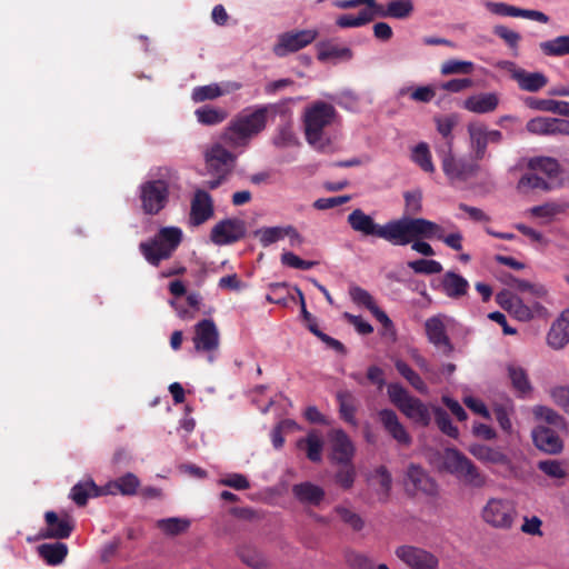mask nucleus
Listing matches in <instances>:
<instances>
[{
  "mask_svg": "<svg viewBox=\"0 0 569 569\" xmlns=\"http://www.w3.org/2000/svg\"><path fill=\"white\" fill-rule=\"evenodd\" d=\"M498 67L508 72L523 91L537 92L548 83V79L542 72H528L513 61H500Z\"/></svg>",
  "mask_w": 569,
  "mask_h": 569,
  "instance_id": "obj_16",
  "label": "nucleus"
},
{
  "mask_svg": "<svg viewBox=\"0 0 569 569\" xmlns=\"http://www.w3.org/2000/svg\"><path fill=\"white\" fill-rule=\"evenodd\" d=\"M541 51L548 57H562L569 54V34L558 36L539 44Z\"/></svg>",
  "mask_w": 569,
  "mask_h": 569,
  "instance_id": "obj_44",
  "label": "nucleus"
},
{
  "mask_svg": "<svg viewBox=\"0 0 569 569\" xmlns=\"http://www.w3.org/2000/svg\"><path fill=\"white\" fill-rule=\"evenodd\" d=\"M287 226H274V227H264L260 228L256 231V236L259 239V242L263 247H268L277 241H280L286 238Z\"/></svg>",
  "mask_w": 569,
  "mask_h": 569,
  "instance_id": "obj_52",
  "label": "nucleus"
},
{
  "mask_svg": "<svg viewBox=\"0 0 569 569\" xmlns=\"http://www.w3.org/2000/svg\"><path fill=\"white\" fill-rule=\"evenodd\" d=\"M343 467L336 473V482L343 489H350L356 479V470L351 462L341 463Z\"/></svg>",
  "mask_w": 569,
  "mask_h": 569,
  "instance_id": "obj_63",
  "label": "nucleus"
},
{
  "mask_svg": "<svg viewBox=\"0 0 569 569\" xmlns=\"http://www.w3.org/2000/svg\"><path fill=\"white\" fill-rule=\"evenodd\" d=\"M485 7L495 16L518 18L519 8L506 2L486 1Z\"/></svg>",
  "mask_w": 569,
  "mask_h": 569,
  "instance_id": "obj_62",
  "label": "nucleus"
},
{
  "mask_svg": "<svg viewBox=\"0 0 569 569\" xmlns=\"http://www.w3.org/2000/svg\"><path fill=\"white\" fill-rule=\"evenodd\" d=\"M331 460L336 463H349L355 455V447L347 433L341 429H333L329 436Z\"/></svg>",
  "mask_w": 569,
  "mask_h": 569,
  "instance_id": "obj_21",
  "label": "nucleus"
},
{
  "mask_svg": "<svg viewBox=\"0 0 569 569\" xmlns=\"http://www.w3.org/2000/svg\"><path fill=\"white\" fill-rule=\"evenodd\" d=\"M433 413L439 429L451 438H458L459 431L457 427L452 425L448 413L440 407H435Z\"/></svg>",
  "mask_w": 569,
  "mask_h": 569,
  "instance_id": "obj_59",
  "label": "nucleus"
},
{
  "mask_svg": "<svg viewBox=\"0 0 569 569\" xmlns=\"http://www.w3.org/2000/svg\"><path fill=\"white\" fill-rule=\"evenodd\" d=\"M140 485L139 479L133 473H127L116 481H112L107 485L106 493L114 495L116 492H120L124 496H132L137 492V489Z\"/></svg>",
  "mask_w": 569,
  "mask_h": 569,
  "instance_id": "obj_39",
  "label": "nucleus"
},
{
  "mask_svg": "<svg viewBox=\"0 0 569 569\" xmlns=\"http://www.w3.org/2000/svg\"><path fill=\"white\" fill-rule=\"evenodd\" d=\"M338 120L336 108L323 101H315L303 111V128L307 142L320 152L333 150L332 140L326 132Z\"/></svg>",
  "mask_w": 569,
  "mask_h": 569,
  "instance_id": "obj_3",
  "label": "nucleus"
},
{
  "mask_svg": "<svg viewBox=\"0 0 569 569\" xmlns=\"http://www.w3.org/2000/svg\"><path fill=\"white\" fill-rule=\"evenodd\" d=\"M379 18H392L403 20L409 18L415 9L412 0H389L382 3V7H377Z\"/></svg>",
  "mask_w": 569,
  "mask_h": 569,
  "instance_id": "obj_29",
  "label": "nucleus"
},
{
  "mask_svg": "<svg viewBox=\"0 0 569 569\" xmlns=\"http://www.w3.org/2000/svg\"><path fill=\"white\" fill-rule=\"evenodd\" d=\"M551 401L569 416V386L557 385L548 391Z\"/></svg>",
  "mask_w": 569,
  "mask_h": 569,
  "instance_id": "obj_58",
  "label": "nucleus"
},
{
  "mask_svg": "<svg viewBox=\"0 0 569 569\" xmlns=\"http://www.w3.org/2000/svg\"><path fill=\"white\" fill-rule=\"evenodd\" d=\"M379 419L386 431L400 445L408 446L411 442V437L407 432L403 425L399 421L395 411L389 409L380 410Z\"/></svg>",
  "mask_w": 569,
  "mask_h": 569,
  "instance_id": "obj_26",
  "label": "nucleus"
},
{
  "mask_svg": "<svg viewBox=\"0 0 569 569\" xmlns=\"http://www.w3.org/2000/svg\"><path fill=\"white\" fill-rule=\"evenodd\" d=\"M223 141L212 143L204 152V162L208 172L212 176L226 178L234 168L236 156L224 146Z\"/></svg>",
  "mask_w": 569,
  "mask_h": 569,
  "instance_id": "obj_10",
  "label": "nucleus"
},
{
  "mask_svg": "<svg viewBox=\"0 0 569 569\" xmlns=\"http://www.w3.org/2000/svg\"><path fill=\"white\" fill-rule=\"evenodd\" d=\"M507 372L512 388L519 397L525 398L532 392V385L529 380L528 372L523 367L518 363H509L507 366Z\"/></svg>",
  "mask_w": 569,
  "mask_h": 569,
  "instance_id": "obj_31",
  "label": "nucleus"
},
{
  "mask_svg": "<svg viewBox=\"0 0 569 569\" xmlns=\"http://www.w3.org/2000/svg\"><path fill=\"white\" fill-rule=\"evenodd\" d=\"M473 67L471 61L449 59L441 64L440 73L442 76L470 74L473 71Z\"/></svg>",
  "mask_w": 569,
  "mask_h": 569,
  "instance_id": "obj_57",
  "label": "nucleus"
},
{
  "mask_svg": "<svg viewBox=\"0 0 569 569\" xmlns=\"http://www.w3.org/2000/svg\"><path fill=\"white\" fill-rule=\"evenodd\" d=\"M535 446L540 451L549 455H558L563 449V441L557 432L548 427L538 426L531 431Z\"/></svg>",
  "mask_w": 569,
  "mask_h": 569,
  "instance_id": "obj_23",
  "label": "nucleus"
},
{
  "mask_svg": "<svg viewBox=\"0 0 569 569\" xmlns=\"http://www.w3.org/2000/svg\"><path fill=\"white\" fill-rule=\"evenodd\" d=\"M213 213L214 209L211 196L204 190H196L190 206V224L200 226L212 218Z\"/></svg>",
  "mask_w": 569,
  "mask_h": 569,
  "instance_id": "obj_22",
  "label": "nucleus"
},
{
  "mask_svg": "<svg viewBox=\"0 0 569 569\" xmlns=\"http://www.w3.org/2000/svg\"><path fill=\"white\" fill-rule=\"evenodd\" d=\"M372 21V13L369 11H360L358 14H342L336 20L338 27L342 29L362 27Z\"/></svg>",
  "mask_w": 569,
  "mask_h": 569,
  "instance_id": "obj_55",
  "label": "nucleus"
},
{
  "mask_svg": "<svg viewBox=\"0 0 569 569\" xmlns=\"http://www.w3.org/2000/svg\"><path fill=\"white\" fill-rule=\"evenodd\" d=\"M349 293L355 303L366 307L373 316L381 310L367 290L356 286L350 288Z\"/></svg>",
  "mask_w": 569,
  "mask_h": 569,
  "instance_id": "obj_56",
  "label": "nucleus"
},
{
  "mask_svg": "<svg viewBox=\"0 0 569 569\" xmlns=\"http://www.w3.org/2000/svg\"><path fill=\"white\" fill-rule=\"evenodd\" d=\"M39 556L50 566L60 565L68 555V547L63 542L42 543L38 547Z\"/></svg>",
  "mask_w": 569,
  "mask_h": 569,
  "instance_id": "obj_36",
  "label": "nucleus"
},
{
  "mask_svg": "<svg viewBox=\"0 0 569 569\" xmlns=\"http://www.w3.org/2000/svg\"><path fill=\"white\" fill-rule=\"evenodd\" d=\"M335 512L343 523L349 526L355 531H360L365 527V521L361 516L347 506H337L335 508Z\"/></svg>",
  "mask_w": 569,
  "mask_h": 569,
  "instance_id": "obj_51",
  "label": "nucleus"
},
{
  "mask_svg": "<svg viewBox=\"0 0 569 569\" xmlns=\"http://www.w3.org/2000/svg\"><path fill=\"white\" fill-rule=\"evenodd\" d=\"M411 160L425 172H435V164L431 159L429 146L426 142H419L411 150Z\"/></svg>",
  "mask_w": 569,
  "mask_h": 569,
  "instance_id": "obj_45",
  "label": "nucleus"
},
{
  "mask_svg": "<svg viewBox=\"0 0 569 569\" xmlns=\"http://www.w3.org/2000/svg\"><path fill=\"white\" fill-rule=\"evenodd\" d=\"M526 129L528 132L537 136H555V118H532L527 122Z\"/></svg>",
  "mask_w": 569,
  "mask_h": 569,
  "instance_id": "obj_46",
  "label": "nucleus"
},
{
  "mask_svg": "<svg viewBox=\"0 0 569 569\" xmlns=\"http://www.w3.org/2000/svg\"><path fill=\"white\" fill-rule=\"evenodd\" d=\"M442 469L476 488L485 486L486 478L462 452L446 448L441 455Z\"/></svg>",
  "mask_w": 569,
  "mask_h": 569,
  "instance_id": "obj_6",
  "label": "nucleus"
},
{
  "mask_svg": "<svg viewBox=\"0 0 569 569\" xmlns=\"http://www.w3.org/2000/svg\"><path fill=\"white\" fill-rule=\"evenodd\" d=\"M498 305L519 321H530L540 316L545 308L539 302L525 303L523 300L508 291L499 292L496 297Z\"/></svg>",
  "mask_w": 569,
  "mask_h": 569,
  "instance_id": "obj_12",
  "label": "nucleus"
},
{
  "mask_svg": "<svg viewBox=\"0 0 569 569\" xmlns=\"http://www.w3.org/2000/svg\"><path fill=\"white\" fill-rule=\"evenodd\" d=\"M451 322V318L438 315L427 319L425 323L429 342L446 355H450L453 351V346L447 335V329Z\"/></svg>",
  "mask_w": 569,
  "mask_h": 569,
  "instance_id": "obj_17",
  "label": "nucleus"
},
{
  "mask_svg": "<svg viewBox=\"0 0 569 569\" xmlns=\"http://www.w3.org/2000/svg\"><path fill=\"white\" fill-rule=\"evenodd\" d=\"M441 287L449 298H460L467 293L469 282L462 276L448 271L442 277Z\"/></svg>",
  "mask_w": 569,
  "mask_h": 569,
  "instance_id": "obj_34",
  "label": "nucleus"
},
{
  "mask_svg": "<svg viewBox=\"0 0 569 569\" xmlns=\"http://www.w3.org/2000/svg\"><path fill=\"white\" fill-rule=\"evenodd\" d=\"M193 343L198 352L207 355L210 363L216 360L220 337L218 328L211 319H203L194 326Z\"/></svg>",
  "mask_w": 569,
  "mask_h": 569,
  "instance_id": "obj_13",
  "label": "nucleus"
},
{
  "mask_svg": "<svg viewBox=\"0 0 569 569\" xmlns=\"http://www.w3.org/2000/svg\"><path fill=\"white\" fill-rule=\"evenodd\" d=\"M337 400L339 402V411L343 420L351 423L352 426L357 425V420L355 417L356 408L353 403V397L348 391H341L337 395Z\"/></svg>",
  "mask_w": 569,
  "mask_h": 569,
  "instance_id": "obj_53",
  "label": "nucleus"
},
{
  "mask_svg": "<svg viewBox=\"0 0 569 569\" xmlns=\"http://www.w3.org/2000/svg\"><path fill=\"white\" fill-rule=\"evenodd\" d=\"M197 120L207 126H213L222 122L227 118L226 111L219 108L202 107L194 112Z\"/></svg>",
  "mask_w": 569,
  "mask_h": 569,
  "instance_id": "obj_54",
  "label": "nucleus"
},
{
  "mask_svg": "<svg viewBox=\"0 0 569 569\" xmlns=\"http://www.w3.org/2000/svg\"><path fill=\"white\" fill-rule=\"evenodd\" d=\"M318 60L322 62L349 61L352 58V51L348 47L338 46L331 42H321L317 46Z\"/></svg>",
  "mask_w": 569,
  "mask_h": 569,
  "instance_id": "obj_33",
  "label": "nucleus"
},
{
  "mask_svg": "<svg viewBox=\"0 0 569 569\" xmlns=\"http://www.w3.org/2000/svg\"><path fill=\"white\" fill-rule=\"evenodd\" d=\"M388 396L391 402L410 420L420 426H428L431 421V412L427 405L398 383L388 386Z\"/></svg>",
  "mask_w": 569,
  "mask_h": 569,
  "instance_id": "obj_7",
  "label": "nucleus"
},
{
  "mask_svg": "<svg viewBox=\"0 0 569 569\" xmlns=\"http://www.w3.org/2000/svg\"><path fill=\"white\" fill-rule=\"evenodd\" d=\"M267 112V107H258L238 114L221 136L224 144L232 149L246 148L266 128Z\"/></svg>",
  "mask_w": 569,
  "mask_h": 569,
  "instance_id": "obj_4",
  "label": "nucleus"
},
{
  "mask_svg": "<svg viewBox=\"0 0 569 569\" xmlns=\"http://www.w3.org/2000/svg\"><path fill=\"white\" fill-rule=\"evenodd\" d=\"M238 555L243 563L253 569H264L269 566L268 558L254 547L243 546L238 550Z\"/></svg>",
  "mask_w": 569,
  "mask_h": 569,
  "instance_id": "obj_41",
  "label": "nucleus"
},
{
  "mask_svg": "<svg viewBox=\"0 0 569 569\" xmlns=\"http://www.w3.org/2000/svg\"><path fill=\"white\" fill-rule=\"evenodd\" d=\"M246 233V224L240 219H224L211 230L210 239L218 246H226L240 240Z\"/></svg>",
  "mask_w": 569,
  "mask_h": 569,
  "instance_id": "obj_19",
  "label": "nucleus"
},
{
  "mask_svg": "<svg viewBox=\"0 0 569 569\" xmlns=\"http://www.w3.org/2000/svg\"><path fill=\"white\" fill-rule=\"evenodd\" d=\"M317 37L318 31L316 29L283 32L278 36L272 51L277 57L282 58L306 48L312 43Z\"/></svg>",
  "mask_w": 569,
  "mask_h": 569,
  "instance_id": "obj_14",
  "label": "nucleus"
},
{
  "mask_svg": "<svg viewBox=\"0 0 569 569\" xmlns=\"http://www.w3.org/2000/svg\"><path fill=\"white\" fill-rule=\"evenodd\" d=\"M292 493L299 502L309 506H319L326 496L323 488L309 481L295 485Z\"/></svg>",
  "mask_w": 569,
  "mask_h": 569,
  "instance_id": "obj_27",
  "label": "nucleus"
},
{
  "mask_svg": "<svg viewBox=\"0 0 569 569\" xmlns=\"http://www.w3.org/2000/svg\"><path fill=\"white\" fill-rule=\"evenodd\" d=\"M531 412L536 420L545 421L558 428H567V421L563 416L548 406H533Z\"/></svg>",
  "mask_w": 569,
  "mask_h": 569,
  "instance_id": "obj_42",
  "label": "nucleus"
},
{
  "mask_svg": "<svg viewBox=\"0 0 569 569\" xmlns=\"http://www.w3.org/2000/svg\"><path fill=\"white\" fill-rule=\"evenodd\" d=\"M297 447L306 451L308 459L311 461L317 462L321 460L323 440L318 431H310L306 438L299 439Z\"/></svg>",
  "mask_w": 569,
  "mask_h": 569,
  "instance_id": "obj_35",
  "label": "nucleus"
},
{
  "mask_svg": "<svg viewBox=\"0 0 569 569\" xmlns=\"http://www.w3.org/2000/svg\"><path fill=\"white\" fill-rule=\"evenodd\" d=\"M106 493L93 482L88 479L86 481L74 485L71 489L70 497L78 506H84L89 498L98 497Z\"/></svg>",
  "mask_w": 569,
  "mask_h": 569,
  "instance_id": "obj_37",
  "label": "nucleus"
},
{
  "mask_svg": "<svg viewBox=\"0 0 569 569\" xmlns=\"http://www.w3.org/2000/svg\"><path fill=\"white\" fill-rule=\"evenodd\" d=\"M411 222H418V224H416L413 231L409 232V243L417 238H436L442 240L453 250L462 249V234L460 232H452L448 236H445L443 229L439 224L422 218H412Z\"/></svg>",
  "mask_w": 569,
  "mask_h": 569,
  "instance_id": "obj_11",
  "label": "nucleus"
},
{
  "mask_svg": "<svg viewBox=\"0 0 569 569\" xmlns=\"http://www.w3.org/2000/svg\"><path fill=\"white\" fill-rule=\"evenodd\" d=\"M438 156L447 178L455 181H467L477 176L479 171L478 160L467 158H456L452 154L451 143L438 149Z\"/></svg>",
  "mask_w": 569,
  "mask_h": 569,
  "instance_id": "obj_9",
  "label": "nucleus"
},
{
  "mask_svg": "<svg viewBox=\"0 0 569 569\" xmlns=\"http://www.w3.org/2000/svg\"><path fill=\"white\" fill-rule=\"evenodd\" d=\"M467 131L476 160H482L486 157L488 143H499L502 140V133L499 130H490L482 122H470Z\"/></svg>",
  "mask_w": 569,
  "mask_h": 569,
  "instance_id": "obj_15",
  "label": "nucleus"
},
{
  "mask_svg": "<svg viewBox=\"0 0 569 569\" xmlns=\"http://www.w3.org/2000/svg\"><path fill=\"white\" fill-rule=\"evenodd\" d=\"M182 230L178 227H163L150 241L140 243V250L144 259L158 266L160 261L171 257L182 241Z\"/></svg>",
  "mask_w": 569,
  "mask_h": 569,
  "instance_id": "obj_5",
  "label": "nucleus"
},
{
  "mask_svg": "<svg viewBox=\"0 0 569 569\" xmlns=\"http://www.w3.org/2000/svg\"><path fill=\"white\" fill-rule=\"evenodd\" d=\"M539 470L550 478L561 479L566 477L567 472L562 462L558 460H543L538 463Z\"/></svg>",
  "mask_w": 569,
  "mask_h": 569,
  "instance_id": "obj_64",
  "label": "nucleus"
},
{
  "mask_svg": "<svg viewBox=\"0 0 569 569\" xmlns=\"http://www.w3.org/2000/svg\"><path fill=\"white\" fill-rule=\"evenodd\" d=\"M499 104V98L493 92L479 93L468 97L463 101V108L473 113H488Z\"/></svg>",
  "mask_w": 569,
  "mask_h": 569,
  "instance_id": "obj_28",
  "label": "nucleus"
},
{
  "mask_svg": "<svg viewBox=\"0 0 569 569\" xmlns=\"http://www.w3.org/2000/svg\"><path fill=\"white\" fill-rule=\"evenodd\" d=\"M468 451L482 463L505 465L508 461L507 456L498 448L482 443H472Z\"/></svg>",
  "mask_w": 569,
  "mask_h": 569,
  "instance_id": "obj_32",
  "label": "nucleus"
},
{
  "mask_svg": "<svg viewBox=\"0 0 569 569\" xmlns=\"http://www.w3.org/2000/svg\"><path fill=\"white\" fill-rule=\"evenodd\" d=\"M528 106L536 110L546 112L558 113L560 116L569 117V102L557 101L551 99H529Z\"/></svg>",
  "mask_w": 569,
  "mask_h": 569,
  "instance_id": "obj_43",
  "label": "nucleus"
},
{
  "mask_svg": "<svg viewBox=\"0 0 569 569\" xmlns=\"http://www.w3.org/2000/svg\"><path fill=\"white\" fill-rule=\"evenodd\" d=\"M518 189L520 191H527L530 189H541V190H548L549 184L548 182L539 177L536 172L526 173L521 177V179L518 182Z\"/></svg>",
  "mask_w": 569,
  "mask_h": 569,
  "instance_id": "obj_61",
  "label": "nucleus"
},
{
  "mask_svg": "<svg viewBox=\"0 0 569 569\" xmlns=\"http://www.w3.org/2000/svg\"><path fill=\"white\" fill-rule=\"evenodd\" d=\"M569 343V308L561 311L547 333V345L560 350Z\"/></svg>",
  "mask_w": 569,
  "mask_h": 569,
  "instance_id": "obj_24",
  "label": "nucleus"
},
{
  "mask_svg": "<svg viewBox=\"0 0 569 569\" xmlns=\"http://www.w3.org/2000/svg\"><path fill=\"white\" fill-rule=\"evenodd\" d=\"M179 176L177 170L162 167L152 172L146 181L139 186V199L141 209L146 214L154 216L163 210L169 201L170 191L178 187Z\"/></svg>",
  "mask_w": 569,
  "mask_h": 569,
  "instance_id": "obj_2",
  "label": "nucleus"
},
{
  "mask_svg": "<svg viewBox=\"0 0 569 569\" xmlns=\"http://www.w3.org/2000/svg\"><path fill=\"white\" fill-rule=\"evenodd\" d=\"M240 83L238 82H227L224 87H220L218 83H211L207 86L196 87L192 90L191 98L194 102H202L204 100H213L223 96L224 93H229L231 91H236L240 89Z\"/></svg>",
  "mask_w": 569,
  "mask_h": 569,
  "instance_id": "obj_30",
  "label": "nucleus"
},
{
  "mask_svg": "<svg viewBox=\"0 0 569 569\" xmlns=\"http://www.w3.org/2000/svg\"><path fill=\"white\" fill-rule=\"evenodd\" d=\"M515 411L513 403L510 399H508L505 403L496 405L493 407V412L497 419L498 425L500 428L507 432H512V422H511V416Z\"/></svg>",
  "mask_w": 569,
  "mask_h": 569,
  "instance_id": "obj_48",
  "label": "nucleus"
},
{
  "mask_svg": "<svg viewBox=\"0 0 569 569\" xmlns=\"http://www.w3.org/2000/svg\"><path fill=\"white\" fill-rule=\"evenodd\" d=\"M396 556L410 569H438V558L421 548L401 546L396 549Z\"/></svg>",
  "mask_w": 569,
  "mask_h": 569,
  "instance_id": "obj_18",
  "label": "nucleus"
},
{
  "mask_svg": "<svg viewBox=\"0 0 569 569\" xmlns=\"http://www.w3.org/2000/svg\"><path fill=\"white\" fill-rule=\"evenodd\" d=\"M408 267L412 269L416 273L422 274H435L442 271V266L440 262L429 259H418L415 261H409Z\"/></svg>",
  "mask_w": 569,
  "mask_h": 569,
  "instance_id": "obj_60",
  "label": "nucleus"
},
{
  "mask_svg": "<svg viewBox=\"0 0 569 569\" xmlns=\"http://www.w3.org/2000/svg\"><path fill=\"white\" fill-rule=\"evenodd\" d=\"M528 167L533 171L543 172L548 177H556L560 170L559 162L551 157L531 158L528 162Z\"/></svg>",
  "mask_w": 569,
  "mask_h": 569,
  "instance_id": "obj_49",
  "label": "nucleus"
},
{
  "mask_svg": "<svg viewBox=\"0 0 569 569\" xmlns=\"http://www.w3.org/2000/svg\"><path fill=\"white\" fill-rule=\"evenodd\" d=\"M567 209L565 203L547 202L541 206L532 207L528 213L541 220L542 223L551 222L557 216L563 213Z\"/></svg>",
  "mask_w": 569,
  "mask_h": 569,
  "instance_id": "obj_40",
  "label": "nucleus"
},
{
  "mask_svg": "<svg viewBox=\"0 0 569 569\" xmlns=\"http://www.w3.org/2000/svg\"><path fill=\"white\" fill-rule=\"evenodd\" d=\"M411 219L402 218L378 224L371 216L361 209H356L348 216V223L352 230L363 236H376L393 246H406L409 244V232L413 231L418 224V222H411Z\"/></svg>",
  "mask_w": 569,
  "mask_h": 569,
  "instance_id": "obj_1",
  "label": "nucleus"
},
{
  "mask_svg": "<svg viewBox=\"0 0 569 569\" xmlns=\"http://www.w3.org/2000/svg\"><path fill=\"white\" fill-rule=\"evenodd\" d=\"M191 526V521L183 517H170L156 521V527L166 536L174 537L186 532Z\"/></svg>",
  "mask_w": 569,
  "mask_h": 569,
  "instance_id": "obj_38",
  "label": "nucleus"
},
{
  "mask_svg": "<svg viewBox=\"0 0 569 569\" xmlns=\"http://www.w3.org/2000/svg\"><path fill=\"white\" fill-rule=\"evenodd\" d=\"M47 528L42 531V537L64 539L73 530V521L69 516L59 518L54 511H47L44 515Z\"/></svg>",
  "mask_w": 569,
  "mask_h": 569,
  "instance_id": "obj_25",
  "label": "nucleus"
},
{
  "mask_svg": "<svg viewBox=\"0 0 569 569\" xmlns=\"http://www.w3.org/2000/svg\"><path fill=\"white\" fill-rule=\"evenodd\" d=\"M398 372L420 393L427 395L428 387L420 378L418 373H416L405 361L397 360L395 363Z\"/></svg>",
  "mask_w": 569,
  "mask_h": 569,
  "instance_id": "obj_50",
  "label": "nucleus"
},
{
  "mask_svg": "<svg viewBox=\"0 0 569 569\" xmlns=\"http://www.w3.org/2000/svg\"><path fill=\"white\" fill-rule=\"evenodd\" d=\"M517 517V509L512 500L492 497L481 509V519L496 529H510Z\"/></svg>",
  "mask_w": 569,
  "mask_h": 569,
  "instance_id": "obj_8",
  "label": "nucleus"
},
{
  "mask_svg": "<svg viewBox=\"0 0 569 569\" xmlns=\"http://www.w3.org/2000/svg\"><path fill=\"white\" fill-rule=\"evenodd\" d=\"M405 487L407 491L417 495H433L437 486L427 471L418 465L411 463L406 472Z\"/></svg>",
  "mask_w": 569,
  "mask_h": 569,
  "instance_id": "obj_20",
  "label": "nucleus"
},
{
  "mask_svg": "<svg viewBox=\"0 0 569 569\" xmlns=\"http://www.w3.org/2000/svg\"><path fill=\"white\" fill-rule=\"evenodd\" d=\"M399 97L409 96L411 100L417 102H430L436 97V88L433 86H422L417 88L402 87L398 91Z\"/></svg>",
  "mask_w": 569,
  "mask_h": 569,
  "instance_id": "obj_47",
  "label": "nucleus"
}]
</instances>
